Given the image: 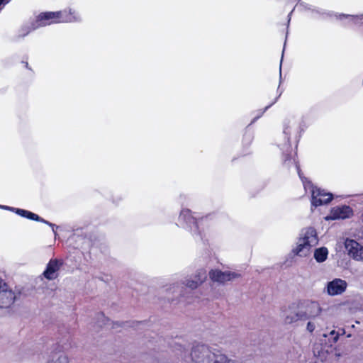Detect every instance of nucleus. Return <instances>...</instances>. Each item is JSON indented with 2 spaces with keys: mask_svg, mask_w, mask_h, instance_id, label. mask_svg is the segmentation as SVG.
<instances>
[{
  "mask_svg": "<svg viewBox=\"0 0 363 363\" xmlns=\"http://www.w3.org/2000/svg\"><path fill=\"white\" fill-rule=\"evenodd\" d=\"M303 129L299 123L288 121L284 125V143L279 144L285 159H295L297 157L298 143Z\"/></svg>",
  "mask_w": 363,
  "mask_h": 363,
  "instance_id": "nucleus-1",
  "label": "nucleus"
},
{
  "mask_svg": "<svg viewBox=\"0 0 363 363\" xmlns=\"http://www.w3.org/2000/svg\"><path fill=\"white\" fill-rule=\"evenodd\" d=\"M294 165L302 182L305 191H307L309 190L311 191V210L313 211V208H317L330 203L334 198L333 194L326 191L325 189L314 186L312 182L303 175L298 161L294 160Z\"/></svg>",
  "mask_w": 363,
  "mask_h": 363,
  "instance_id": "nucleus-2",
  "label": "nucleus"
},
{
  "mask_svg": "<svg viewBox=\"0 0 363 363\" xmlns=\"http://www.w3.org/2000/svg\"><path fill=\"white\" fill-rule=\"evenodd\" d=\"M191 357L194 363H233L220 350L204 344L194 345Z\"/></svg>",
  "mask_w": 363,
  "mask_h": 363,
  "instance_id": "nucleus-3",
  "label": "nucleus"
},
{
  "mask_svg": "<svg viewBox=\"0 0 363 363\" xmlns=\"http://www.w3.org/2000/svg\"><path fill=\"white\" fill-rule=\"evenodd\" d=\"M207 218L208 216L197 217L192 214L191 210L183 208L180 212L177 225L189 230L196 240L203 241L204 235L201 226Z\"/></svg>",
  "mask_w": 363,
  "mask_h": 363,
  "instance_id": "nucleus-4",
  "label": "nucleus"
},
{
  "mask_svg": "<svg viewBox=\"0 0 363 363\" xmlns=\"http://www.w3.org/2000/svg\"><path fill=\"white\" fill-rule=\"evenodd\" d=\"M318 242L316 230L314 228H303L299 234L297 246L293 250V252L300 257H306L311 248Z\"/></svg>",
  "mask_w": 363,
  "mask_h": 363,
  "instance_id": "nucleus-5",
  "label": "nucleus"
},
{
  "mask_svg": "<svg viewBox=\"0 0 363 363\" xmlns=\"http://www.w3.org/2000/svg\"><path fill=\"white\" fill-rule=\"evenodd\" d=\"M74 18L72 13L67 10L40 13L36 19L37 26H46L53 23L70 22Z\"/></svg>",
  "mask_w": 363,
  "mask_h": 363,
  "instance_id": "nucleus-6",
  "label": "nucleus"
},
{
  "mask_svg": "<svg viewBox=\"0 0 363 363\" xmlns=\"http://www.w3.org/2000/svg\"><path fill=\"white\" fill-rule=\"evenodd\" d=\"M284 321L286 324H291L299 320L304 321L307 320V316L304 313L301 301L290 304L288 308L284 311Z\"/></svg>",
  "mask_w": 363,
  "mask_h": 363,
  "instance_id": "nucleus-7",
  "label": "nucleus"
},
{
  "mask_svg": "<svg viewBox=\"0 0 363 363\" xmlns=\"http://www.w3.org/2000/svg\"><path fill=\"white\" fill-rule=\"evenodd\" d=\"M16 298L15 293L0 277V308H9Z\"/></svg>",
  "mask_w": 363,
  "mask_h": 363,
  "instance_id": "nucleus-8",
  "label": "nucleus"
},
{
  "mask_svg": "<svg viewBox=\"0 0 363 363\" xmlns=\"http://www.w3.org/2000/svg\"><path fill=\"white\" fill-rule=\"evenodd\" d=\"M209 277L213 282L225 284L240 277V274L235 272L225 271L220 269H211L209 272Z\"/></svg>",
  "mask_w": 363,
  "mask_h": 363,
  "instance_id": "nucleus-9",
  "label": "nucleus"
},
{
  "mask_svg": "<svg viewBox=\"0 0 363 363\" xmlns=\"http://www.w3.org/2000/svg\"><path fill=\"white\" fill-rule=\"evenodd\" d=\"M347 287V283L345 280L340 278L333 279L326 284V292L328 295L334 296L344 293Z\"/></svg>",
  "mask_w": 363,
  "mask_h": 363,
  "instance_id": "nucleus-10",
  "label": "nucleus"
},
{
  "mask_svg": "<svg viewBox=\"0 0 363 363\" xmlns=\"http://www.w3.org/2000/svg\"><path fill=\"white\" fill-rule=\"evenodd\" d=\"M353 215L352 208L347 205L335 206L331 208L330 215L326 218L327 220L346 219Z\"/></svg>",
  "mask_w": 363,
  "mask_h": 363,
  "instance_id": "nucleus-11",
  "label": "nucleus"
},
{
  "mask_svg": "<svg viewBox=\"0 0 363 363\" xmlns=\"http://www.w3.org/2000/svg\"><path fill=\"white\" fill-rule=\"evenodd\" d=\"M63 262L57 259H51L46 265L43 275L48 280H53L57 277V272Z\"/></svg>",
  "mask_w": 363,
  "mask_h": 363,
  "instance_id": "nucleus-12",
  "label": "nucleus"
},
{
  "mask_svg": "<svg viewBox=\"0 0 363 363\" xmlns=\"http://www.w3.org/2000/svg\"><path fill=\"white\" fill-rule=\"evenodd\" d=\"M345 248L348 254L354 259L363 260V245H359L354 240H346Z\"/></svg>",
  "mask_w": 363,
  "mask_h": 363,
  "instance_id": "nucleus-13",
  "label": "nucleus"
},
{
  "mask_svg": "<svg viewBox=\"0 0 363 363\" xmlns=\"http://www.w3.org/2000/svg\"><path fill=\"white\" fill-rule=\"evenodd\" d=\"M301 303L307 320L318 316L322 312V308L316 301H301Z\"/></svg>",
  "mask_w": 363,
  "mask_h": 363,
  "instance_id": "nucleus-14",
  "label": "nucleus"
},
{
  "mask_svg": "<svg viewBox=\"0 0 363 363\" xmlns=\"http://www.w3.org/2000/svg\"><path fill=\"white\" fill-rule=\"evenodd\" d=\"M206 272L201 269L196 272L194 278L187 279L184 284L191 289H195L206 280Z\"/></svg>",
  "mask_w": 363,
  "mask_h": 363,
  "instance_id": "nucleus-15",
  "label": "nucleus"
},
{
  "mask_svg": "<svg viewBox=\"0 0 363 363\" xmlns=\"http://www.w3.org/2000/svg\"><path fill=\"white\" fill-rule=\"evenodd\" d=\"M7 211L13 212L23 218H26L31 220H41L40 216L28 210L9 206Z\"/></svg>",
  "mask_w": 363,
  "mask_h": 363,
  "instance_id": "nucleus-16",
  "label": "nucleus"
},
{
  "mask_svg": "<svg viewBox=\"0 0 363 363\" xmlns=\"http://www.w3.org/2000/svg\"><path fill=\"white\" fill-rule=\"evenodd\" d=\"M328 256V250L325 247L316 248L314 251V259L318 263L325 262Z\"/></svg>",
  "mask_w": 363,
  "mask_h": 363,
  "instance_id": "nucleus-17",
  "label": "nucleus"
},
{
  "mask_svg": "<svg viewBox=\"0 0 363 363\" xmlns=\"http://www.w3.org/2000/svg\"><path fill=\"white\" fill-rule=\"evenodd\" d=\"M48 363H69V361L67 356L58 351L52 353V359L48 361Z\"/></svg>",
  "mask_w": 363,
  "mask_h": 363,
  "instance_id": "nucleus-18",
  "label": "nucleus"
},
{
  "mask_svg": "<svg viewBox=\"0 0 363 363\" xmlns=\"http://www.w3.org/2000/svg\"><path fill=\"white\" fill-rule=\"evenodd\" d=\"M254 139V135L253 133L249 130H247L245 131L242 139V143L244 147H249Z\"/></svg>",
  "mask_w": 363,
  "mask_h": 363,
  "instance_id": "nucleus-19",
  "label": "nucleus"
},
{
  "mask_svg": "<svg viewBox=\"0 0 363 363\" xmlns=\"http://www.w3.org/2000/svg\"><path fill=\"white\" fill-rule=\"evenodd\" d=\"M97 324L99 326L102 327L103 325H110V319L105 317L103 313H100L97 315Z\"/></svg>",
  "mask_w": 363,
  "mask_h": 363,
  "instance_id": "nucleus-20",
  "label": "nucleus"
},
{
  "mask_svg": "<svg viewBox=\"0 0 363 363\" xmlns=\"http://www.w3.org/2000/svg\"><path fill=\"white\" fill-rule=\"evenodd\" d=\"M40 220H36L37 222H40V223H45L48 225H49L50 227H51L52 228V230L54 233V235L55 237H56L57 235V231H56V229H57L59 228V226H57V225L52 223H50V221L43 218L40 217Z\"/></svg>",
  "mask_w": 363,
  "mask_h": 363,
  "instance_id": "nucleus-21",
  "label": "nucleus"
},
{
  "mask_svg": "<svg viewBox=\"0 0 363 363\" xmlns=\"http://www.w3.org/2000/svg\"><path fill=\"white\" fill-rule=\"evenodd\" d=\"M330 337L333 339V342H336L339 338V333H336L335 330L330 333Z\"/></svg>",
  "mask_w": 363,
  "mask_h": 363,
  "instance_id": "nucleus-22",
  "label": "nucleus"
},
{
  "mask_svg": "<svg viewBox=\"0 0 363 363\" xmlns=\"http://www.w3.org/2000/svg\"><path fill=\"white\" fill-rule=\"evenodd\" d=\"M315 328V325L312 322H311V321L308 322L306 329L308 332L313 333L314 331Z\"/></svg>",
  "mask_w": 363,
  "mask_h": 363,
  "instance_id": "nucleus-23",
  "label": "nucleus"
},
{
  "mask_svg": "<svg viewBox=\"0 0 363 363\" xmlns=\"http://www.w3.org/2000/svg\"><path fill=\"white\" fill-rule=\"evenodd\" d=\"M353 19L355 22H360L362 24H363V14L354 16Z\"/></svg>",
  "mask_w": 363,
  "mask_h": 363,
  "instance_id": "nucleus-24",
  "label": "nucleus"
},
{
  "mask_svg": "<svg viewBox=\"0 0 363 363\" xmlns=\"http://www.w3.org/2000/svg\"><path fill=\"white\" fill-rule=\"evenodd\" d=\"M129 325V323L126 322V323H119L118 322L116 323H113V328H115L116 325L117 326H123V327H126Z\"/></svg>",
  "mask_w": 363,
  "mask_h": 363,
  "instance_id": "nucleus-25",
  "label": "nucleus"
},
{
  "mask_svg": "<svg viewBox=\"0 0 363 363\" xmlns=\"http://www.w3.org/2000/svg\"><path fill=\"white\" fill-rule=\"evenodd\" d=\"M11 0H0V9H1Z\"/></svg>",
  "mask_w": 363,
  "mask_h": 363,
  "instance_id": "nucleus-26",
  "label": "nucleus"
},
{
  "mask_svg": "<svg viewBox=\"0 0 363 363\" xmlns=\"http://www.w3.org/2000/svg\"><path fill=\"white\" fill-rule=\"evenodd\" d=\"M123 199L122 196H117L116 199L113 198V203L118 204L119 201H121Z\"/></svg>",
  "mask_w": 363,
  "mask_h": 363,
  "instance_id": "nucleus-27",
  "label": "nucleus"
},
{
  "mask_svg": "<svg viewBox=\"0 0 363 363\" xmlns=\"http://www.w3.org/2000/svg\"><path fill=\"white\" fill-rule=\"evenodd\" d=\"M277 101V99H275L274 101H273L272 104H270L269 105L267 106L263 110V111L262 112V113H263L266 110H267L270 106H272L274 103L275 101Z\"/></svg>",
  "mask_w": 363,
  "mask_h": 363,
  "instance_id": "nucleus-28",
  "label": "nucleus"
},
{
  "mask_svg": "<svg viewBox=\"0 0 363 363\" xmlns=\"http://www.w3.org/2000/svg\"><path fill=\"white\" fill-rule=\"evenodd\" d=\"M8 207L9 206L0 205V208L1 209L8 210Z\"/></svg>",
  "mask_w": 363,
  "mask_h": 363,
  "instance_id": "nucleus-29",
  "label": "nucleus"
},
{
  "mask_svg": "<svg viewBox=\"0 0 363 363\" xmlns=\"http://www.w3.org/2000/svg\"><path fill=\"white\" fill-rule=\"evenodd\" d=\"M58 345H59V346H61L60 342H59ZM67 348V346H65V345H62V350H66Z\"/></svg>",
  "mask_w": 363,
  "mask_h": 363,
  "instance_id": "nucleus-30",
  "label": "nucleus"
},
{
  "mask_svg": "<svg viewBox=\"0 0 363 363\" xmlns=\"http://www.w3.org/2000/svg\"><path fill=\"white\" fill-rule=\"evenodd\" d=\"M361 220L363 223V211H362V215H361Z\"/></svg>",
  "mask_w": 363,
  "mask_h": 363,
  "instance_id": "nucleus-31",
  "label": "nucleus"
},
{
  "mask_svg": "<svg viewBox=\"0 0 363 363\" xmlns=\"http://www.w3.org/2000/svg\"><path fill=\"white\" fill-rule=\"evenodd\" d=\"M175 287L179 288V286L174 285L172 288L174 289Z\"/></svg>",
  "mask_w": 363,
  "mask_h": 363,
  "instance_id": "nucleus-32",
  "label": "nucleus"
},
{
  "mask_svg": "<svg viewBox=\"0 0 363 363\" xmlns=\"http://www.w3.org/2000/svg\"><path fill=\"white\" fill-rule=\"evenodd\" d=\"M168 301H173V299H172V298H168Z\"/></svg>",
  "mask_w": 363,
  "mask_h": 363,
  "instance_id": "nucleus-33",
  "label": "nucleus"
},
{
  "mask_svg": "<svg viewBox=\"0 0 363 363\" xmlns=\"http://www.w3.org/2000/svg\"><path fill=\"white\" fill-rule=\"evenodd\" d=\"M28 63L26 62V67H28Z\"/></svg>",
  "mask_w": 363,
  "mask_h": 363,
  "instance_id": "nucleus-34",
  "label": "nucleus"
}]
</instances>
